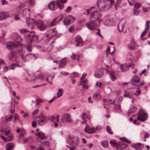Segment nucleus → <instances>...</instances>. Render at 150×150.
I'll return each instance as SVG.
<instances>
[{"label":"nucleus","instance_id":"10","mask_svg":"<svg viewBox=\"0 0 150 150\" xmlns=\"http://www.w3.org/2000/svg\"><path fill=\"white\" fill-rule=\"evenodd\" d=\"M36 24L37 28L40 30L45 29L46 28V25L44 24L42 21L39 20L36 21Z\"/></svg>","mask_w":150,"mask_h":150},{"label":"nucleus","instance_id":"33","mask_svg":"<svg viewBox=\"0 0 150 150\" xmlns=\"http://www.w3.org/2000/svg\"><path fill=\"white\" fill-rule=\"evenodd\" d=\"M26 22L27 24L28 25L33 24V23L34 20L33 19L30 18L29 17L28 18L27 17L26 19Z\"/></svg>","mask_w":150,"mask_h":150},{"label":"nucleus","instance_id":"53","mask_svg":"<svg viewBox=\"0 0 150 150\" xmlns=\"http://www.w3.org/2000/svg\"><path fill=\"white\" fill-rule=\"evenodd\" d=\"M1 138L2 139H3L4 140V141L5 142H7L8 141V139H7L4 136H3V135L1 136Z\"/></svg>","mask_w":150,"mask_h":150},{"label":"nucleus","instance_id":"24","mask_svg":"<svg viewBox=\"0 0 150 150\" xmlns=\"http://www.w3.org/2000/svg\"><path fill=\"white\" fill-rule=\"evenodd\" d=\"M140 80V78L137 76H134L131 79V81L132 83H138Z\"/></svg>","mask_w":150,"mask_h":150},{"label":"nucleus","instance_id":"49","mask_svg":"<svg viewBox=\"0 0 150 150\" xmlns=\"http://www.w3.org/2000/svg\"><path fill=\"white\" fill-rule=\"evenodd\" d=\"M13 134L11 133L9 134V135L8 137V140L10 141L11 140L13 139Z\"/></svg>","mask_w":150,"mask_h":150},{"label":"nucleus","instance_id":"50","mask_svg":"<svg viewBox=\"0 0 150 150\" xmlns=\"http://www.w3.org/2000/svg\"><path fill=\"white\" fill-rule=\"evenodd\" d=\"M65 59H63L61 60L60 62V63L59 64V67H61L63 64H65Z\"/></svg>","mask_w":150,"mask_h":150},{"label":"nucleus","instance_id":"32","mask_svg":"<svg viewBox=\"0 0 150 150\" xmlns=\"http://www.w3.org/2000/svg\"><path fill=\"white\" fill-rule=\"evenodd\" d=\"M75 40L77 43H82L83 42L82 38L79 35H77L76 38Z\"/></svg>","mask_w":150,"mask_h":150},{"label":"nucleus","instance_id":"56","mask_svg":"<svg viewBox=\"0 0 150 150\" xmlns=\"http://www.w3.org/2000/svg\"><path fill=\"white\" fill-rule=\"evenodd\" d=\"M141 93V91L140 89H138V90L135 92V93H133L135 95H140Z\"/></svg>","mask_w":150,"mask_h":150},{"label":"nucleus","instance_id":"37","mask_svg":"<svg viewBox=\"0 0 150 150\" xmlns=\"http://www.w3.org/2000/svg\"><path fill=\"white\" fill-rule=\"evenodd\" d=\"M13 144H8L6 146V150H12L13 148Z\"/></svg>","mask_w":150,"mask_h":150},{"label":"nucleus","instance_id":"42","mask_svg":"<svg viewBox=\"0 0 150 150\" xmlns=\"http://www.w3.org/2000/svg\"><path fill=\"white\" fill-rule=\"evenodd\" d=\"M133 13L135 15H138L140 12V10H138L137 9H136L135 8H133Z\"/></svg>","mask_w":150,"mask_h":150},{"label":"nucleus","instance_id":"5","mask_svg":"<svg viewBox=\"0 0 150 150\" xmlns=\"http://www.w3.org/2000/svg\"><path fill=\"white\" fill-rule=\"evenodd\" d=\"M22 40L19 35H18L15 41L16 43L8 42L6 44V47L8 50L13 49L19 45L20 42Z\"/></svg>","mask_w":150,"mask_h":150},{"label":"nucleus","instance_id":"47","mask_svg":"<svg viewBox=\"0 0 150 150\" xmlns=\"http://www.w3.org/2000/svg\"><path fill=\"white\" fill-rule=\"evenodd\" d=\"M38 109H36L35 110H34L33 112L32 115H33V117L35 119V118L36 117H35V116H36L38 113Z\"/></svg>","mask_w":150,"mask_h":150},{"label":"nucleus","instance_id":"59","mask_svg":"<svg viewBox=\"0 0 150 150\" xmlns=\"http://www.w3.org/2000/svg\"><path fill=\"white\" fill-rule=\"evenodd\" d=\"M27 50L28 51L30 52L32 51V48L30 45H27L26 47Z\"/></svg>","mask_w":150,"mask_h":150},{"label":"nucleus","instance_id":"57","mask_svg":"<svg viewBox=\"0 0 150 150\" xmlns=\"http://www.w3.org/2000/svg\"><path fill=\"white\" fill-rule=\"evenodd\" d=\"M72 9V7L71 6H68L66 8V12L69 13L70 12Z\"/></svg>","mask_w":150,"mask_h":150},{"label":"nucleus","instance_id":"3","mask_svg":"<svg viewBox=\"0 0 150 150\" xmlns=\"http://www.w3.org/2000/svg\"><path fill=\"white\" fill-rule=\"evenodd\" d=\"M57 4L54 1H52L50 3L48 6L49 9L52 10H54L56 9L59 7L60 9H62L64 7L63 4L66 2V0H57Z\"/></svg>","mask_w":150,"mask_h":150},{"label":"nucleus","instance_id":"21","mask_svg":"<svg viewBox=\"0 0 150 150\" xmlns=\"http://www.w3.org/2000/svg\"><path fill=\"white\" fill-rule=\"evenodd\" d=\"M37 58V57L35 55L31 54H29L25 56V61H28L30 59L35 60Z\"/></svg>","mask_w":150,"mask_h":150},{"label":"nucleus","instance_id":"14","mask_svg":"<svg viewBox=\"0 0 150 150\" xmlns=\"http://www.w3.org/2000/svg\"><path fill=\"white\" fill-rule=\"evenodd\" d=\"M138 47L135 41L133 40H131L130 43L128 45V47L130 50H133L136 48Z\"/></svg>","mask_w":150,"mask_h":150},{"label":"nucleus","instance_id":"16","mask_svg":"<svg viewBox=\"0 0 150 150\" xmlns=\"http://www.w3.org/2000/svg\"><path fill=\"white\" fill-rule=\"evenodd\" d=\"M28 38L30 39V41H31L32 40H36L38 39V36L35 35V33L33 31L31 32L29 35L28 36Z\"/></svg>","mask_w":150,"mask_h":150},{"label":"nucleus","instance_id":"40","mask_svg":"<svg viewBox=\"0 0 150 150\" xmlns=\"http://www.w3.org/2000/svg\"><path fill=\"white\" fill-rule=\"evenodd\" d=\"M51 35V37H52L53 36L55 35L56 34V32L55 29H53L50 31L49 33Z\"/></svg>","mask_w":150,"mask_h":150},{"label":"nucleus","instance_id":"43","mask_svg":"<svg viewBox=\"0 0 150 150\" xmlns=\"http://www.w3.org/2000/svg\"><path fill=\"white\" fill-rule=\"evenodd\" d=\"M120 139L122 141L128 143H131V141L127 139L125 137H122V138H120Z\"/></svg>","mask_w":150,"mask_h":150},{"label":"nucleus","instance_id":"9","mask_svg":"<svg viewBox=\"0 0 150 150\" xmlns=\"http://www.w3.org/2000/svg\"><path fill=\"white\" fill-rule=\"evenodd\" d=\"M110 143L112 146H116V148L119 150L122 149L127 147V145H125L124 146H122V144H117V143L115 142L112 140L110 141Z\"/></svg>","mask_w":150,"mask_h":150},{"label":"nucleus","instance_id":"61","mask_svg":"<svg viewBox=\"0 0 150 150\" xmlns=\"http://www.w3.org/2000/svg\"><path fill=\"white\" fill-rule=\"evenodd\" d=\"M12 106L11 109V113H13L15 111V106L12 105Z\"/></svg>","mask_w":150,"mask_h":150},{"label":"nucleus","instance_id":"60","mask_svg":"<svg viewBox=\"0 0 150 150\" xmlns=\"http://www.w3.org/2000/svg\"><path fill=\"white\" fill-rule=\"evenodd\" d=\"M1 2L2 3L1 4L3 5H7L8 4V2L5 0H1Z\"/></svg>","mask_w":150,"mask_h":150},{"label":"nucleus","instance_id":"11","mask_svg":"<svg viewBox=\"0 0 150 150\" xmlns=\"http://www.w3.org/2000/svg\"><path fill=\"white\" fill-rule=\"evenodd\" d=\"M63 16L62 14H61L59 16L56 18L51 22L50 25L52 26H54L57 23L61 20L63 18Z\"/></svg>","mask_w":150,"mask_h":150},{"label":"nucleus","instance_id":"48","mask_svg":"<svg viewBox=\"0 0 150 150\" xmlns=\"http://www.w3.org/2000/svg\"><path fill=\"white\" fill-rule=\"evenodd\" d=\"M94 130H95V132L98 131L100 130L101 129V126L100 125H98L96 126V127H94Z\"/></svg>","mask_w":150,"mask_h":150},{"label":"nucleus","instance_id":"34","mask_svg":"<svg viewBox=\"0 0 150 150\" xmlns=\"http://www.w3.org/2000/svg\"><path fill=\"white\" fill-rule=\"evenodd\" d=\"M54 75L53 74L52 76H49L47 79V81L50 83H52V80L53 79L54 77Z\"/></svg>","mask_w":150,"mask_h":150},{"label":"nucleus","instance_id":"26","mask_svg":"<svg viewBox=\"0 0 150 150\" xmlns=\"http://www.w3.org/2000/svg\"><path fill=\"white\" fill-rule=\"evenodd\" d=\"M23 15L26 17L28 18L30 16V10L28 9L25 8L23 11Z\"/></svg>","mask_w":150,"mask_h":150},{"label":"nucleus","instance_id":"58","mask_svg":"<svg viewBox=\"0 0 150 150\" xmlns=\"http://www.w3.org/2000/svg\"><path fill=\"white\" fill-rule=\"evenodd\" d=\"M148 30L145 29L144 31L142 33L141 35V38L144 36V35L146 33Z\"/></svg>","mask_w":150,"mask_h":150},{"label":"nucleus","instance_id":"17","mask_svg":"<svg viewBox=\"0 0 150 150\" xmlns=\"http://www.w3.org/2000/svg\"><path fill=\"white\" fill-rule=\"evenodd\" d=\"M133 93L134 92L132 91L128 90L125 91L123 96L131 98L132 97V95Z\"/></svg>","mask_w":150,"mask_h":150},{"label":"nucleus","instance_id":"6","mask_svg":"<svg viewBox=\"0 0 150 150\" xmlns=\"http://www.w3.org/2000/svg\"><path fill=\"white\" fill-rule=\"evenodd\" d=\"M89 23H86V25L88 28L91 30H94L99 26L100 23L97 22L96 21L92 20Z\"/></svg>","mask_w":150,"mask_h":150},{"label":"nucleus","instance_id":"8","mask_svg":"<svg viewBox=\"0 0 150 150\" xmlns=\"http://www.w3.org/2000/svg\"><path fill=\"white\" fill-rule=\"evenodd\" d=\"M37 118L41 119L38 121L39 125L40 126L45 123L47 120V117L46 116H43L42 113H41L38 116L35 118Z\"/></svg>","mask_w":150,"mask_h":150},{"label":"nucleus","instance_id":"54","mask_svg":"<svg viewBox=\"0 0 150 150\" xmlns=\"http://www.w3.org/2000/svg\"><path fill=\"white\" fill-rule=\"evenodd\" d=\"M150 22V21H147L146 22L145 25V29L148 30V28H149V23Z\"/></svg>","mask_w":150,"mask_h":150},{"label":"nucleus","instance_id":"38","mask_svg":"<svg viewBox=\"0 0 150 150\" xmlns=\"http://www.w3.org/2000/svg\"><path fill=\"white\" fill-rule=\"evenodd\" d=\"M143 11L144 12H148L150 8V6H143L142 7Z\"/></svg>","mask_w":150,"mask_h":150},{"label":"nucleus","instance_id":"62","mask_svg":"<svg viewBox=\"0 0 150 150\" xmlns=\"http://www.w3.org/2000/svg\"><path fill=\"white\" fill-rule=\"evenodd\" d=\"M16 64H11L10 66V68L13 70H14L15 69V66Z\"/></svg>","mask_w":150,"mask_h":150},{"label":"nucleus","instance_id":"13","mask_svg":"<svg viewBox=\"0 0 150 150\" xmlns=\"http://www.w3.org/2000/svg\"><path fill=\"white\" fill-rule=\"evenodd\" d=\"M106 72L112 81H114L116 80L117 78L115 75V73L114 71H110L109 70H107Z\"/></svg>","mask_w":150,"mask_h":150},{"label":"nucleus","instance_id":"28","mask_svg":"<svg viewBox=\"0 0 150 150\" xmlns=\"http://www.w3.org/2000/svg\"><path fill=\"white\" fill-rule=\"evenodd\" d=\"M142 145L141 144L137 143L133 145V148L137 150H140L142 149Z\"/></svg>","mask_w":150,"mask_h":150},{"label":"nucleus","instance_id":"64","mask_svg":"<svg viewBox=\"0 0 150 150\" xmlns=\"http://www.w3.org/2000/svg\"><path fill=\"white\" fill-rule=\"evenodd\" d=\"M42 102V100L40 99H37L36 100V105H39L40 103Z\"/></svg>","mask_w":150,"mask_h":150},{"label":"nucleus","instance_id":"41","mask_svg":"<svg viewBox=\"0 0 150 150\" xmlns=\"http://www.w3.org/2000/svg\"><path fill=\"white\" fill-rule=\"evenodd\" d=\"M142 6V4L141 3H139L138 2H136L135 3L134 5L135 9H138L139 8Z\"/></svg>","mask_w":150,"mask_h":150},{"label":"nucleus","instance_id":"12","mask_svg":"<svg viewBox=\"0 0 150 150\" xmlns=\"http://www.w3.org/2000/svg\"><path fill=\"white\" fill-rule=\"evenodd\" d=\"M16 53L15 52H11L8 56V59L10 61L15 60L16 62L18 61L16 58Z\"/></svg>","mask_w":150,"mask_h":150},{"label":"nucleus","instance_id":"46","mask_svg":"<svg viewBox=\"0 0 150 150\" xmlns=\"http://www.w3.org/2000/svg\"><path fill=\"white\" fill-rule=\"evenodd\" d=\"M12 117L13 116L12 115H11L9 116H7L5 117L6 121V122L10 121L11 120Z\"/></svg>","mask_w":150,"mask_h":150},{"label":"nucleus","instance_id":"39","mask_svg":"<svg viewBox=\"0 0 150 150\" xmlns=\"http://www.w3.org/2000/svg\"><path fill=\"white\" fill-rule=\"evenodd\" d=\"M101 144L103 147H107L108 146V142L105 141H102L101 142Z\"/></svg>","mask_w":150,"mask_h":150},{"label":"nucleus","instance_id":"20","mask_svg":"<svg viewBox=\"0 0 150 150\" xmlns=\"http://www.w3.org/2000/svg\"><path fill=\"white\" fill-rule=\"evenodd\" d=\"M9 16V14L6 12H0V20H4Z\"/></svg>","mask_w":150,"mask_h":150},{"label":"nucleus","instance_id":"2","mask_svg":"<svg viewBox=\"0 0 150 150\" xmlns=\"http://www.w3.org/2000/svg\"><path fill=\"white\" fill-rule=\"evenodd\" d=\"M67 142L70 144V146H67L69 150H75L79 144V138L76 136H69L67 137Z\"/></svg>","mask_w":150,"mask_h":150},{"label":"nucleus","instance_id":"19","mask_svg":"<svg viewBox=\"0 0 150 150\" xmlns=\"http://www.w3.org/2000/svg\"><path fill=\"white\" fill-rule=\"evenodd\" d=\"M85 131L89 134L93 133L95 132L94 127H91L88 125H87L85 128Z\"/></svg>","mask_w":150,"mask_h":150},{"label":"nucleus","instance_id":"29","mask_svg":"<svg viewBox=\"0 0 150 150\" xmlns=\"http://www.w3.org/2000/svg\"><path fill=\"white\" fill-rule=\"evenodd\" d=\"M59 117L58 115L56 116H52L50 117V120L52 122H57L59 121Z\"/></svg>","mask_w":150,"mask_h":150},{"label":"nucleus","instance_id":"63","mask_svg":"<svg viewBox=\"0 0 150 150\" xmlns=\"http://www.w3.org/2000/svg\"><path fill=\"white\" fill-rule=\"evenodd\" d=\"M74 29L73 26H71L69 29V31L70 32H72L74 31Z\"/></svg>","mask_w":150,"mask_h":150},{"label":"nucleus","instance_id":"4","mask_svg":"<svg viewBox=\"0 0 150 150\" xmlns=\"http://www.w3.org/2000/svg\"><path fill=\"white\" fill-rule=\"evenodd\" d=\"M102 14L99 11H93L90 13V19L91 21L93 20L97 21V22L100 23L102 20L101 17Z\"/></svg>","mask_w":150,"mask_h":150},{"label":"nucleus","instance_id":"23","mask_svg":"<svg viewBox=\"0 0 150 150\" xmlns=\"http://www.w3.org/2000/svg\"><path fill=\"white\" fill-rule=\"evenodd\" d=\"M129 65L127 64H124L121 65L120 69L122 72H125L127 71L129 68Z\"/></svg>","mask_w":150,"mask_h":150},{"label":"nucleus","instance_id":"55","mask_svg":"<svg viewBox=\"0 0 150 150\" xmlns=\"http://www.w3.org/2000/svg\"><path fill=\"white\" fill-rule=\"evenodd\" d=\"M102 83L100 82H98L97 81L96 83V86H97L98 87L101 88L102 87Z\"/></svg>","mask_w":150,"mask_h":150},{"label":"nucleus","instance_id":"45","mask_svg":"<svg viewBox=\"0 0 150 150\" xmlns=\"http://www.w3.org/2000/svg\"><path fill=\"white\" fill-rule=\"evenodd\" d=\"M106 129L108 133L111 134H113V133L111 131V129L110 127L107 126L106 127Z\"/></svg>","mask_w":150,"mask_h":150},{"label":"nucleus","instance_id":"25","mask_svg":"<svg viewBox=\"0 0 150 150\" xmlns=\"http://www.w3.org/2000/svg\"><path fill=\"white\" fill-rule=\"evenodd\" d=\"M93 99L96 100H98L101 99V96L99 93L96 92L93 94Z\"/></svg>","mask_w":150,"mask_h":150},{"label":"nucleus","instance_id":"35","mask_svg":"<svg viewBox=\"0 0 150 150\" xmlns=\"http://www.w3.org/2000/svg\"><path fill=\"white\" fill-rule=\"evenodd\" d=\"M80 55L79 54H78L77 55L72 54L71 55V57L73 59H76L77 60H78L80 58Z\"/></svg>","mask_w":150,"mask_h":150},{"label":"nucleus","instance_id":"31","mask_svg":"<svg viewBox=\"0 0 150 150\" xmlns=\"http://www.w3.org/2000/svg\"><path fill=\"white\" fill-rule=\"evenodd\" d=\"M109 43L111 44V45L113 46L114 50L113 52H110V47L109 46L108 47L106 51V54L107 55H108V54H112L115 50V48L114 47V44L113 43L110 42H109Z\"/></svg>","mask_w":150,"mask_h":150},{"label":"nucleus","instance_id":"36","mask_svg":"<svg viewBox=\"0 0 150 150\" xmlns=\"http://www.w3.org/2000/svg\"><path fill=\"white\" fill-rule=\"evenodd\" d=\"M63 94L62 89V88H59L58 89V91L57 93V98H59L62 96Z\"/></svg>","mask_w":150,"mask_h":150},{"label":"nucleus","instance_id":"22","mask_svg":"<svg viewBox=\"0 0 150 150\" xmlns=\"http://www.w3.org/2000/svg\"><path fill=\"white\" fill-rule=\"evenodd\" d=\"M36 136L38 138L42 139H44L46 138L45 133L42 132H39L35 133Z\"/></svg>","mask_w":150,"mask_h":150},{"label":"nucleus","instance_id":"44","mask_svg":"<svg viewBox=\"0 0 150 150\" xmlns=\"http://www.w3.org/2000/svg\"><path fill=\"white\" fill-rule=\"evenodd\" d=\"M137 110V108L135 107L131 108L129 110L128 112L130 113L132 112H134Z\"/></svg>","mask_w":150,"mask_h":150},{"label":"nucleus","instance_id":"15","mask_svg":"<svg viewBox=\"0 0 150 150\" xmlns=\"http://www.w3.org/2000/svg\"><path fill=\"white\" fill-rule=\"evenodd\" d=\"M103 75V72L101 69H96L95 71L94 75L97 78L101 77Z\"/></svg>","mask_w":150,"mask_h":150},{"label":"nucleus","instance_id":"18","mask_svg":"<svg viewBox=\"0 0 150 150\" xmlns=\"http://www.w3.org/2000/svg\"><path fill=\"white\" fill-rule=\"evenodd\" d=\"M75 21L74 17L71 15L67 16L66 17V25H69L73 23Z\"/></svg>","mask_w":150,"mask_h":150},{"label":"nucleus","instance_id":"7","mask_svg":"<svg viewBox=\"0 0 150 150\" xmlns=\"http://www.w3.org/2000/svg\"><path fill=\"white\" fill-rule=\"evenodd\" d=\"M148 115L146 113L143 111L142 109H140V111L138 114L137 119L141 121L144 122L146 120Z\"/></svg>","mask_w":150,"mask_h":150},{"label":"nucleus","instance_id":"52","mask_svg":"<svg viewBox=\"0 0 150 150\" xmlns=\"http://www.w3.org/2000/svg\"><path fill=\"white\" fill-rule=\"evenodd\" d=\"M20 32L22 33H23L28 32V30L25 29H22L20 30Z\"/></svg>","mask_w":150,"mask_h":150},{"label":"nucleus","instance_id":"30","mask_svg":"<svg viewBox=\"0 0 150 150\" xmlns=\"http://www.w3.org/2000/svg\"><path fill=\"white\" fill-rule=\"evenodd\" d=\"M72 122V120L70 114L69 113L66 114V122L71 123Z\"/></svg>","mask_w":150,"mask_h":150},{"label":"nucleus","instance_id":"51","mask_svg":"<svg viewBox=\"0 0 150 150\" xmlns=\"http://www.w3.org/2000/svg\"><path fill=\"white\" fill-rule=\"evenodd\" d=\"M72 75L74 77L76 78L79 76V74L77 72H74L72 74Z\"/></svg>","mask_w":150,"mask_h":150},{"label":"nucleus","instance_id":"1","mask_svg":"<svg viewBox=\"0 0 150 150\" xmlns=\"http://www.w3.org/2000/svg\"><path fill=\"white\" fill-rule=\"evenodd\" d=\"M114 0H98L97 6L101 11L107 10L112 7Z\"/></svg>","mask_w":150,"mask_h":150},{"label":"nucleus","instance_id":"27","mask_svg":"<svg viewBox=\"0 0 150 150\" xmlns=\"http://www.w3.org/2000/svg\"><path fill=\"white\" fill-rule=\"evenodd\" d=\"M125 23L124 22L119 23L118 25V28L120 31H123L124 30Z\"/></svg>","mask_w":150,"mask_h":150}]
</instances>
